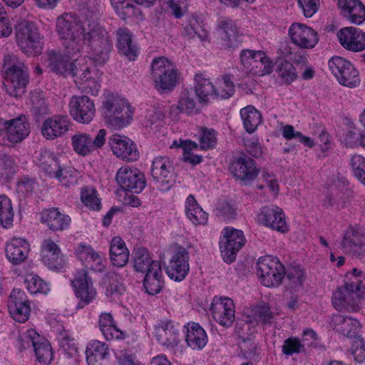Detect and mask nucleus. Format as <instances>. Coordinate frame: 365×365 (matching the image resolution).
<instances>
[{
  "mask_svg": "<svg viewBox=\"0 0 365 365\" xmlns=\"http://www.w3.org/2000/svg\"><path fill=\"white\" fill-rule=\"evenodd\" d=\"M90 20L78 21L71 14H63L56 19V31L61 41L63 50L50 52L48 66L55 73L65 77L72 76L74 82L84 91L97 95L101 73L91 59L74 57L84 49L83 34Z\"/></svg>",
  "mask_w": 365,
  "mask_h": 365,
  "instance_id": "obj_1",
  "label": "nucleus"
},
{
  "mask_svg": "<svg viewBox=\"0 0 365 365\" xmlns=\"http://www.w3.org/2000/svg\"><path fill=\"white\" fill-rule=\"evenodd\" d=\"M4 85L6 93L13 97L24 93L28 83V72L24 65L12 54L6 55L3 66Z\"/></svg>",
  "mask_w": 365,
  "mask_h": 365,
  "instance_id": "obj_2",
  "label": "nucleus"
},
{
  "mask_svg": "<svg viewBox=\"0 0 365 365\" xmlns=\"http://www.w3.org/2000/svg\"><path fill=\"white\" fill-rule=\"evenodd\" d=\"M83 36L84 47L87 46L90 48L89 52L105 61L112 46L106 31L97 22V14L92 16Z\"/></svg>",
  "mask_w": 365,
  "mask_h": 365,
  "instance_id": "obj_3",
  "label": "nucleus"
},
{
  "mask_svg": "<svg viewBox=\"0 0 365 365\" xmlns=\"http://www.w3.org/2000/svg\"><path fill=\"white\" fill-rule=\"evenodd\" d=\"M16 41L20 49L29 56L40 54L43 42L38 30L33 22L23 21L15 28Z\"/></svg>",
  "mask_w": 365,
  "mask_h": 365,
  "instance_id": "obj_4",
  "label": "nucleus"
},
{
  "mask_svg": "<svg viewBox=\"0 0 365 365\" xmlns=\"http://www.w3.org/2000/svg\"><path fill=\"white\" fill-rule=\"evenodd\" d=\"M151 77L158 90H170L175 86L179 75L171 61L165 57L153 59L151 64Z\"/></svg>",
  "mask_w": 365,
  "mask_h": 365,
  "instance_id": "obj_5",
  "label": "nucleus"
},
{
  "mask_svg": "<svg viewBox=\"0 0 365 365\" xmlns=\"http://www.w3.org/2000/svg\"><path fill=\"white\" fill-rule=\"evenodd\" d=\"M292 44L301 50H312L319 42V34L313 27L299 21L292 22L287 29Z\"/></svg>",
  "mask_w": 365,
  "mask_h": 365,
  "instance_id": "obj_6",
  "label": "nucleus"
},
{
  "mask_svg": "<svg viewBox=\"0 0 365 365\" xmlns=\"http://www.w3.org/2000/svg\"><path fill=\"white\" fill-rule=\"evenodd\" d=\"M240 61L244 68L254 76H264L273 71V61L262 51L243 50Z\"/></svg>",
  "mask_w": 365,
  "mask_h": 365,
  "instance_id": "obj_7",
  "label": "nucleus"
},
{
  "mask_svg": "<svg viewBox=\"0 0 365 365\" xmlns=\"http://www.w3.org/2000/svg\"><path fill=\"white\" fill-rule=\"evenodd\" d=\"M257 271L262 283L266 287L279 286L285 274L284 267L278 259L269 256L258 259Z\"/></svg>",
  "mask_w": 365,
  "mask_h": 365,
  "instance_id": "obj_8",
  "label": "nucleus"
},
{
  "mask_svg": "<svg viewBox=\"0 0 365 365\" xmlns=\"http://www.w3.org/2000/svg\"><path fill=\"white\" fill-rule=\"evenodd\" d=\"M245 243L242 230L227 227L223 230V238L220 242L222 256L227 263H232L236 258L238 251Z\"/></svg>",
  "mask_w": 365,
  "mask_h": 365,
  "instance_id": "obj_9",
  "label": "nucleus"
},
{
  "mask_svg": "<svg viewBox=\"0 0 365 365\" xmlns=\"http://www.w3.org/2000/svg\"><path fill=\"white\" fill-rule=\"evenodd\" d=\"M21 346L24 349L32 346L36 360L43 364H49L53 359L51 346L46 339L41 336L33 329L28 330L21 336Z\"/></svg>",
  "mask_w": 365,
  "mask_h": 365,
  "instance_id": "obj_10",
  "label": "nucleus"
},
{
  "mask_svg": "<svg viewBox=\"0 0 365 365\" xmlns=\"http://www.w3.org/2000/svg\"><path fill=\"white\" fill-rule=\"evenodd\" d=\"M336 38L346 51L359 53L365 50V32L359 28L343 27L336 32Z\"/></svg>",
  "mask_w": 365,
  "mask_h": 365,
  "instance_id": "obj_11",
  "label": "nucleus"
},
{
  "mask_svg": "<svg viewBox=\"0 0 365 365\" xmlns=\"http://www.w3.org/2000/svg\"><path fill=\"white\" fill-rule=\"evenodd\" d=\"M8 309L15 321L21 323L27 321L31 308L30 302L26 293L19 289H14L9 297Z\"/></svg>",
  "mask_w": 365,
  "mask_h": 365,
  "instance_id": "obj_12",
  "label": "nucleus"
},
{
  "mask_svg": "<svg viewBox=\"0 0 365 365\" xmlns=\"http://www.w3.org/2000/svg\"><path fill=\"white\" fill-rule=\"evenodd\" d=\"M257 219L262 225L277 232L285 233L289 230L284 213L282 209L277 206L262 207L257 215Z\"/></svg>",
  "mask_w": 365,
  "mask_h": 365,
  "instance_id": "obj_13",
  "label": "nucleus"
},
{
  "mask_svg": "<svg viewBox=\"0 0 365 365\" xmlns=\"http://www.w3.org/2000/svg\"><path fill=\"white\" fill-rule=\"evenodd\" d=\"M115 180L123 189L137 193L141 192L145 185L143 175L137 168L128 166L118 169Z\"/></svg>",
  "mask_w": 365,
  "mask_h": 365,
  "instance_id": "obj_14",
  "label": "nucleus"
},
{
  "mask_svg": "<svg viewBox=\"0 0 365 365\" xmlns=\"http://www.w3.org/2000/svg\"><path fill=\"white\" fill-rule=\"evenodd\" d=\"M211 312L214 319L222 326L229 327L235 321V305L230 298L215 297L212 303Z\"/></svg>",
  "mask_w": 365,
  "mask_h": 365,
  "instance_id": "obj_15",
  "label": "nucleus"
},
{
  "mask_svg": "<svg viewBox=\"0 0 365 365\" xmlns=\"http://www.w3.org/2000/svg\"><path fill=\"white\" fill-rule=\"evenodd\" d=\"M189 254L184 247H178L167 267L168 277L177 282L185 278L189 269Z\"/></svg>",
  "mask_w": 365,
  "mask_h": 365,
  "instance_id": "obj_16",
  "label": "nucleus"
},
{
  "mask_svg": "<svg viewBox=\"0 0 365 365\" xmlns=\"http://www.w3.org/2000/svg\"><path fill=\"white\" fill-rule=\"evenodd\" d=\"M0 126L5 131L8 140L13 143L22 141L30 132L26 115H19L16 118L6 121L0 119Z\"/></svg>",
  "mask_w": 365,
  "mask_h": 365,
  "instance_id": "obj_17",
  "label": "nucleus"
},
{
  "mask_svg": "<svg viewBox=\"0 0 365 365\" xmlns=\"http://www.w3.org/2000/svg\"><path fill=\"white\" fill-rule=\"evenodd\" d=\"M108 143L117 157L127 161H134L138 158V151L128 138L115 134L109 138Z\"/></svg>",
  "mask_w": 365,
  "mask_h": 365,
  "instance_id": "obj_18",
  "label": "nucleus"
},
{
  "mask_svg": "<svg viewBox=\"0 0 365 365\" xmlns=\"http://www.w3.org/2000/svg\"><path fill=\"white\" fill-rule=\"evenodd\" d=\"M41 257L43 264L51 269H61L66 263L60 247L50 238L42 242Z\"/></svg>",
  "mask_w": 365,
  "mask_h": 365,
  "instance_id": "obj_19",
  "label": "nucleus"
},
{
  "mask_svg": "<svg viewBox=\"0 0 365 365\" xmlns=\"http://www.w3.org/2000/svg\"><path fill=\"white\" fill-rule=\"evenodd\" d=\"M230 169L233 175L245 182L255 179L259 174L253 160L245 154H242L231 164Z\"/></svg>",
  "mask_w": 365,
  "mask_h": 365,
  "instance_id": "obj_20",
  "label": "nucleus"
},
{
  "mask_svg": "<svg viewBox=\"0 0 365 365\" xmlns=\"http://www.w3.org/2000/svg\"><path fill=\"white\" fill-rule=\"evenodd\" d=\"M341 248L345 252L359 255L365 251V234L357 227H349L344 233Z\"/></svg>",
  "mask_w": 365,
  "mask_h": 365,
  "instance_id": "obj_21",
  "label": "nucleus"
},
{
  "mask_svg": "<svg viewBox=\"0 0 365 365\" xmlns=\"http://www.w3.org/2000/svg\"><path fill=\"white\" fill-rule=\"evenodd\" d=\"M66 115H52L41 126V133L47 140H53L66 133L69 128Z\"/></svg>",
  "mask_w": 365,
  "mask_h": 365,
  "instance_id": "obj_22",
  "label": "nucleus"
},
{
  "mask_svg": "<svg viewBox=\"0 0 365 365\" xmlns=\"http://www.w3.org/2000/svg\"><path fill=\"white\" fill-rule=\"evenodd\" d=\"M361 295L346 286L339 287L332 295V304L339 310H354Z\"/></svg>",
  "mask_w": 365,
  "mask_h": 365,
  "instance_id": "obj_23",
  "label": "nucleus"
},
{
  "mask_svg": "<svg viewBox=\"0 0 365 365\" xmlns=\"http://www.w3.org/2000/svg\"><path fill=\"white\" fill-rule=\"evenodd\" d=\"M87 275V271L81 269L76 274L72 281L76 295L83 304L89 303L95 298L96 294V292L92 286V282L88 279Z\"/></svg>",
  "mask_w": 365,
  "mask_h": 365,
  "instance_id": "obj_24",
  "label": "nucleus"
},
{
  "mask_svg": "<svg viewBox=\"0 0 365 365\" xmlns=\"http://www.w3.org/2000/svg\"><path fill=\"white\" fill-rule=\"evenodd\" d=\"M29 250V244L25 239L14 237L6 244V255L12 264H20L27 258Z\"/></svg>",
  "mask_w": 365,
  "mask_h": 365,
  "instance_id": "obj_25",
  "label": "nucleus"
},
{
  "mask_svg": "<svg viewBox=\"0 0 365 365\" xmlns=\"http://www.w3.org/2000/svg\"><path fill=\"white\" fill-rule=\"evenodd\" d=\"M238 34V29L231 19L222 17L217 20L214 35L224 46H230L232 41L236 40Z\"/></svg>",
  "mask_w": 365,
  "mask_h": 365,
  "instance_id": "obj_26",
  "label": "nucleus"
},
{
  "mask_svg": "<svg viewBox=\"0 0 365 365\" xmlns=\"http://www.w3.org/2000/svg\"><path fill=\"white\" fill-rule=\"evenodd\" d=\"M68 215L61 213L56 207L45 210L41 214V221L47 225L53 231H63L67 229L71 223Z\"/></svg>",
  "mask_w": 365,
  "mask_h": 365,
  "instance_id": "obj_27",
  "label": "nucleus"
},
{
  "mask_svg": "<svg viewBox=\"0 0 365 365\" xmlns=\"http://www.w3.org/2000/svg\"><path fill=\"white\" fill-rule=\"evenodd\" d=\"M195 92L200 104L203 106L215 98L213 81L202 73L195 76Z\"/></svg>",
  "mask_w": 365,
  "mask_h": 365,
  "instance_id": "obj_28",
  "label": "nucleus"
},
{
  "mask_svg": "<svg viewBox=\"0 0 365 365\" xmlns=\"http://www.w3.org/2000/svg\"><path fill=\"white\" fill-rule=\"evenodd\" d=\"M330 325L337 332L348 337L355 336L361 327V324L357 319L340 314H334L331 317Z\"/></svg>",
  "mask_w": 365,
  "mask_h": 365,
  "instance_id": "obj_29",
  "label": "nucleus"
},
{
  "mask_svg": "<svg viewBox=\"0 0 365 365\" xmlns=\"http://www.w3.org/2000/svg\"><path fill=\"white\" fill-rule=\"evenodd\" d=\"M155 336L160 344L169 349L179 343L178 332L171 322H163L156 326Z\"/></svg>",
  "mask_w": 365,
  "mask_h": 365,
  "instance_id": "obj_30",
  "label": "nucleus"
},
{
  "mask_svg": "<svg viewBox=\"0 0 365 365\" xmlns=\"http://www.w3.org/2000/svg\"><path fill=\"white\" fill-rule=\"evenodd\" d=\"M163 277L160 262H154L150 271L145 273L143 285L150 294H156L160 292L163 285Z\"/></svg>",
  "mask_w": 365,
  "mask_h": 365,
  "instance_id": "obj_31",
  "label": "nucleus"
},
{
  "mask_svg": "<svg viewBox=\"0 0 365 365\" xmlns=\"http://www.w3.org/2000/svg\"><path fill=\"white\" fill-rule=\"evenodd\" d=\"M110 258L113 265L119 267L125 266L128 262L129 251L120 237H113L110 242Z\"/></svg>",
  "mask_w": 365,
  "mask_h": 365,
  "instance_id": "obj_32",
  "label": "nucleus"
},
{
  "mask_svg": "<svg viewBox=\"0 0 365 365\" xmlns=\"http://www.w3.org/2000/svg\"><path fill=\"white\" fill-rule=\"evenodd\" d=\"M171 175V163L167 157L155 158L152 164L151 175L156 182L168 184Z\"/></svg>",
  "mask_w": 365,
  "mask_h": 365,
  "instance_id": "obj_33",
  "label": "nucleus"
},
{
  "mask_svg": "<svg viewBox=\"0 0 365 365\" xmlns=\"http://www.w3.org/2000/svg\"><path fill=\"white\" fill-rule=\"evenodd\" d=\"M186 341L188 346L192 349H201L207 342L205 331L197 323H188L187 327Z\"/></svg>",
  "mask_w": 365,
  "mask_h": 365,
  "instance_id": "obj_34",
  "label": "nucleus"
},
{
  "mask_svg": "<svg viewBox=\"0 0 365 365\" xmlns=\"http://www.w3.org/2000/svg\"><path fill=\"white\" fill-rule=\"evenodd\" d=\"M215 98L228 99L235 93V86L229 76H221L213 81Z\"/></svg>",
  "mask_w": 365,
  "mask_h": 365,
  "instance_id": "obj_35",
  "label": "nucleus"
},
{
  "mask_svg": "<svg viewBox=\"0 0 365 365\" xmlns=\"http://www.w3.org/2000/svg\"><path fill=\"white\" fill-rule=\"evenodd\" d=\"M185 207L186 215L192 223L195 225H205L207 223V214L198 205L192 195L187 197Z\"/></svg>",
  "mask_w": 365,
  "mask_h": 365,
  "instance_id": "obj_36",
  "label": "nucleus"
},
{
  "mask_svg": "<svg viewBox=\"0 0 365 365\" xmlns=\"http://www.w3.org/2000/svg\"><path fill=\"white\" fill-rule=\"evenodd\" d=\"M118 48L119 52L129 60H135L138 51L132 43L131 35L128 30L120 29L118 32Z\"/></svg>",
  "mask_w": 365,
  "mask_h": 365,
  "instance_id": "obj_37",
  "label": "nucleus"
},
{
  "mask_svg": "<svg viewBox=\"0 0 365 365\" xmlns=\"http://www.w3.org/2000/svg\"><path fill=\"white\" fill-rule=\"evenodd\" d=\"M38 165L49 178H55L61 167L57 158L47 151L41 153Z\"/></svg>",
  "mask_w": 365,
  "mask_h": 365,
  "instance_id": "obj_38",
  "label": "nucleus"
},
{
  "mask_svg": "<svg viewBox=\"0 0 365 365\" xmlns=\"http://www.w3.org/2000/svg\"><path fill=\"white\" fill-rule=\"evenodd\" d=\"M99 327L101 331L108 340L120 339L123 333L113 323L112 315L109 313H103L99 317Z\"/></svg>",
  "mask_w": 365,
  "mask_h": 365,
  "instance_id": "obj_39",
  "label": "nucleus"
},
{
  "mask_svg": "<svg viewBox=\"0 0 365 365\" xmlns=\"http://www.w3.org/2000/svg\"><path fill=\"white\" fill-rule=\"evenodd\" d=\"M110 1L121 19L124 20L131 17H135L137 20L140 19V12L130 3V0H110Z\"/></svg>",
  "mask_w": 365,
  "mask_h": 365,
  "instance_id": "obj_40",
  "label": "nucleus"
},
{
  "mask_svg": "<svg viewBox=\"0 0 365 365\" xmlns=\"http://www.w3.org/2000/svg\"><path fill=\"white\" fill-rule=\"evenodd\" d=\"M107 112L128 114L134 112V108L124 98L110 96L104 103Z\"/></svg>",
  "mask_w": 365,
  "mask_h": 365,
  "instance_id": "obj_41",
  "label": "nucleus"
},
{
  "mask_svg": "<svg viewBox=\"0 0 365 365\" xmlns=\"http://www.w3.org/2000/svg\"><path fill=\"white\" fill-rule=\"evenodd\" d=\"M69 109L71 114H88L95 111V106L88 96H73L70 101Z\"/></svg>",
  "mask_w": 365,
  "mask_h": 365,
  "instance_id": "obj_42",
  "label": "nucleus"
},
{
  "mask_svg": "<svg viewBox=\"0 0 365 365\" xmlns=\"http://www.w3.org/2000/svg\"><path fill=\"white\" fill-rule=\"evenodd\" d=\"M154 262H159L152 260L150 253L144 248L137 249L134 253L133 267L136 272L147 273L150 271Z\"/></svg>",
  "mask_w": 365,
  "mask_h": 365,
  "instance_id": "obj_43",
  "label": "nucleus"
},
{
  "mask_svg": "<svg viewBox=\"0 0 365 365\" xmlns=\"http://www.w3.org/2000/svg\"><path fill=\"white\" fill-rule=\"evenodd\" d=\"M71 143L73 150L80 155L86 156L93 152L91 143V135L78 133L72 136Z\"/></svg>",
  "mask_w": 365,
  "mask_h": 365,
  "instance_id": "obj_44",
  "label": "nucleus"
},
{
  "mask_svg": "<svg viewBox=\"0 0 365 365\" xmlns=\"http://www.w3.org/2000/svg\"><path fill=\"white\" fill-rule=\"evenodd\" d=\"M235 332L238 336L242 339V342L240 345L241 349L247 353V341H250L254 332V327L248 320L239 319L236 322Z\"/></svg>",
  "mask_w": 365,
  "mask_h": 365,
  "instance_id": "obj_45",
  "label": "nucleus"
},
{
  "mask_svg": "<svg viewBox=\"0 0 365 365\" xmlns=\"http://www.w3.org/2000/svg\"><path fill=\"white\" fill-rule=\"evenodd\" d=\"M14 210L11 202L6 195H0V225L8 227L12 225Z\"/></svg>",
  "mask_w": 365,
  "mask_h": 365,
  "instance_id": "obj_46",
  "label": "nucleus"
},
{
  "mask_svg": "<svg viewBox=\"0 0 365 365\" xmlns=\"http://www.w3.org/2000/svg\"><path fill=\"white\" fill-rule=\"evenodd\" d=\"M336 79L341 85L349 88L356 87L360 83L359 73L351 63Z\"/></svg>",
  "mask_w": 365,
  "mask_h": 365,
  "instance_id": "obj_47",
  "label": "nucleus"
},
{
  "mask_svg": "<svg viewBox=\"0 0 365 365\" xmlns=\"http://www.w3.org/2000/svg\"><path fill=\"white\" fill-rule=\"evenodd\" d=\"M25 284L31 294H46L49 291V287L47 283L37 275H27L25 279Z\"/></svg>",
  "mask_w": 365,
  "mask_h": 365,
  "instance_id": "obj_48",
  "label": "nucleus"
},
{
  "mask_svg": "<svg viewBox=\"0 0 365 365\" xmlns=\"http://www.w3.org/2000/svg\"><path fill=\"white\" fill-rule=\"evenodd\" d=\"M279 78L282 82L291 84L297 80L298 74L295 67L289 61L282 62L277 69Z\"/></svg>",
  "mask_w": 365,
  "mask_h": 365,
  "instance_id": "obj_49",
  "label": "nucleus"
},
{
  "mask_svg": "<svg viewBox=\"0 0 365 365\" xmlns=\"http://www.w3.org/2000/svg\"><path fill=\"white\" fill-rule=\"evenodd\" d=\"M82 202L91 210H99L101 207V200L98 197L97 191L91 187H84L81 192Z\"/></svg>",
  "mask_w": 365,
  "mask_h": 365,
  "instance_id": "obj_50",
  "label": "nucleus"
},
{
  "mask_svg": "<svg viewBox=\"0 0 365 365\" xmlns=\"http://www.w3.org/2000/svg\"><path fill=\"white\" fill-rule=\"evenodd\" d=\"M200 106H202L200 104L197 106L192 98L187 94H185L181 97L178 103L176 105L175 110H173L172 112H179L187 114L192 113H198L201 111Z\"/></svg>",
  "mask_w": 365,
  "mask_h": 365,
  "instance_id": "obj_51",
  "label": "nucleus"
},
{
  "mask_svg": "<svg viewBox=\"0 0 365 365\" xmlns=\"http://www.w3.org/2000/svg\"><path fill=\"white\" fill-rule=\"evenodd\" d=\"M86 357L88 360H92V357L96 361L102 360L108 354L107 346L99 341H94L86 349Z\"/></svg>",
  "mask_w": 365,
  "mask_h": 365,
  "instance_id": "obj_52",
  "label": "nucleus"
},
{
  "mask_svg": "<svg viewBox=\"0 0 365 365\" xmlns=\"http://www.w3.org/2000/svg\"><path fill=\"white\" fill-rule=\"evenodd\" d=\"M54 178L57 179L63 185L69 187L77 182L76 171L71 168L61 167L60 172H58V175Z\"/></svg>",
  "mask_w": 365,
  "mask_h": 365,
  "instance_id": "obj_53",
  "label": "nucleus"
},
{
  "mask_svg": "<svg viewBox=\"0 0 365 365\" xmlns=\"http://www.w3.org/2000/svg\"><path fill=\"white\" fill-rule=\"evenodd\" d=\"M130 115H106L105 121L108 127L120 130L127 127L131 122Z\"/></svg>",
  "mask_w": 365,
  "mask_h": 365,
  "instance_id": "obj_54",
  "label": "nucleus"
},
{
  "mask_svg": "<svg viewBox=\"0 0 365 365\" xmlns=\"http://www.w3.org/2000/svg\"><path fill=\"white\" fill-rule=\"evenodd\" d=\"M329 68L336 78H338L345 71L351 62L341 56L332 57L329 61Z\"/></svg>",
  "mask_w": 365,
  "mask_h": 365,
  "instance_id": "obj_55",
  "label": "nucleus"
},
{
  "mask_svg": "<svg viewBox=\"0 0 365 365\" xmlns=\"http://www.w3.org/2000/svg\"><path fill=\"white\" fill-rule=\"evenodd\" d=\"M351 165L355 176L365 185V158L360 155H353Z\"/></svg>",
  "mask_w": 365,
  "mask_h": 365,
  "instance_id": "obj_56",
  "label": "nucleus"
},
{
  "mask_svg": "<svg viewBox=\"0 0 365 365\" xmlns=\"http://www.w3.org/2000/svg\"><path fill=\"white\" fill-rule=\"evenodd\" d=\"M217 144L216 133L212 129L203 128L200 138V148L201 150L213 148Z\"/></svg>",
  "mask_w": 365,
  "mask_h": 365,
  "instance_id": "obj_57",
  "label": "nucleus"
},
{
  "mask_svg": "<svg viewBox=\"0 0 365 365\" xmlns=\"http://www.w3.org/2000/svg\"><path fill=\"white\" fill-rule=\"evenodd\" d=\"M297 4L306 18L312 17L320 6L319 0H297Z\"/></svg>",
  "mask_w": 365,
  "mask_h": 365,
  "instance_id": "obj_58",
  "label": "nucleus"
},
{
  "mask_svg": "<svg viewBox=\"0 0 365 365\" xmlns=\"http://www.w3.org/2000/svg\"><path fill=\"white\" fill-rule=\"evenodd\" d=\"M187 35L191 38H197L200 41L208 40V33L204 25L195 21L190 24V26L187 30Z\"/></svg>",
  "mask_w": 365,
  "mask_h": 365,
  "instance_id": "obj_59",
  "label": "nucleus"
},
{
  "mask_svg": "<svg viewBox=\"0 0 365 365\" xmlns=\"http://www.w3.org/2000/svg\"><path fill=\"white\" fill-rule=\"evenodd\" d=\"M345 18L351 24L361 25L365 21V6L361 1Z\"/></svg>",
  "mask_w": 365,
  "mask_h": 365,
  "instance_id": "obj_60",
  "label": "nucleus"
},
{
  "mask_svg": "<svg viewBox=\"0 0 365 365\" xmlns=\"http://www.w3.org/2000/svg\"><path fill=\"white\" fill-rule=\"evenodd\" d=\"M304 349V345L298 338L290 337L286 339L282 346V352L285 355L298 354Z\"/></svg>",
  "mask_w": 365,
  "mask_h": 365,
  "instance_id": "obj_61",
  "label": "nucleus"
},
{
  "mask_svg": "<svg viewBox=\"0 0 365 365\" xmlns=\"http://www.w3.org/2000/svg\"><path fill=\"white\" fill-rule=\"evenodd\" d=\"M217 215L224 220H231L236 215V209L232 205L225 200H220L216 207Z\"/></svg>",
  "mask_w": 365,
  "mask_h": 365,
  "instance_id": "obj_62",
  "label": "nucleus"
},
{
  "mask_svg": "<svg viewBox=\"0 0 365 365\" xmlns=\"http://www.w3.org/2000/svg\"><path fill=\"white\" fill-rule=\"evenodd\" d=\"M1 175L9 178L16 172L14 160L11 157L4 155L0 157Z\"/></svg>",
  "mask_w": 365,
  "mask_h": 365,
  "instance_id": "obj_63",
  "label": "nucleus"
},
{
  "mask_svg": "<svg viewBox=\"0 0 365 365\" xmlns=\"http://www.w3.org/2000/svg\"><path fill=\"white\" fill-rule=\"evenodd\" d=\"M352 354L358 362L365 360V341L361 337H356L352 344Z\"/></svg>",
  "mask_w": 365,
  "mask_h": 365,
  "instance_id": "obj_64",
  "label": "nucleus"
}]
</instances>
